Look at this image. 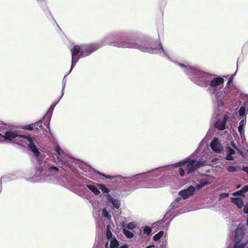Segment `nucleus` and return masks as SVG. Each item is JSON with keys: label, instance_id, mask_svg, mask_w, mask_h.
<instances>
[{"label": "nucleus", "instance_id": "nucleus-2", "mask_svg": "<svg viewBox=\"0 0 248 248\" xmlns=\"http://www.w3.org/2000/svg\"><path fill=\"white\" fill-rule=\"evenodd\" d=\"M111 45L118 47L137 48L142 52H151L152 51H153L152 49L149 47L142 46L139 44L123 40L115 41L111 43Z\"/></svg>", "mask_w": 248, "mask_h": 248}, {"label": "nucleus", "instance_id": "nucleus-25", "mask_svg": "<svg viewBox=\"0 0 248 248\" xmlns=\"http://www.w3.org/2000/svg\"><path fill=\"white\" fill-rule=\"evenodd\" d=\"M143 231L144 233L149 235L152 232V229L149 226H145Z\"/></svg>", "mask_w": 248, "mask_h": 248}, {"label": "nucleus", "instance_id": "nucleus-38", "mask_svg": "<svg viewBox=\"0 0 248 248\" xmlns=\"http://www.w3.org/2000/svg\"><path fill=\"white\" fill-rule=\"evenodd\" d=\"M243 211L245 213L248 214V203H247L244 206Z\"/></svg>", "mask_w": 248, "mask_h": 248}, {"label": "nucleus", "instance_id": "nucleus-16", "mask_svg": "<svg viewBox=\"0 0 248 248\" xmlns=\"http://www.w3.org/2000/svg\"><path fill=\"white\" fill-rule=\"evenodd\" d=\"M245 124L246 123L245 122L244 120H242L239 123V125L238 127V129L241 137L244 135V130L243 129V127L245 125Z\"/></svg>", "mask_w": 248, "mask_h": 248}, {"label": "nucleus", "instance_id": "nucleus-23", "mask_svg": "<svg viewBox=\"0 0 248 248\" xmlns=\"http://www.w3.org/2000/svg\"><path fill=\"white\" fill-rule=\"evenodd\" d=\"M205 165V163L203 161H202L201 160H199L198 161L196 160V165L197 167V169Z\"/></svg>", "mask_w": 248, "mask_h": 248}, {"label": "nucleus", "instance_id": "nucleus-6", "mask_svg": "<svg viewBox=\"0 0 248 248\" xmlns=\"http://www.w3.org/2000/svg\"><path fill=\"white\" fill-rule=\"evenodd\" d=\"M175 167H183L188 174L191 173L198 169L196 165V159H192L189 161H183L174 164Z\"/></svg>", "mask_w": 248, "mask_h": 248}, {"label": "nucleus", "instance_id": "nucleus-8", "mask_svg": "<svg viewBox=\"0 0 248 248\" xmlns=\"http://www.w3.org/2000/svg\"><path fill=\"white\" fill-rule=\"evenodd\" d=\"M81 51V46L78 45H75L71 49L70 51L72 54L71 67V70L75 66L77 62L78 61L79 58L77 56L80 54Z\"/></svg>", "mask_w": 248, "mask_h": 248}, {"label": "nucleus", "instance_id": "nucleus-34", "mask_svg": "<svg viewBox=\"0 0 248 248\" xmlns=\"http://www.w3.org/2000/svg\"><path fill=\"white\" fill-rule=\"evenodd\" d=\"M232 78H230L229 79V80H228V82L227 83V84L226 85V87L227 88H229L230 86H231V85L232 84Z\"/></svg>", "mask_w": 248, "mask_h": 248}, {"label": "nucleus", "instance_id": "nucleus-1", "mask_svg": "<svg viewBox=\"0 0 248 248\" xmlns=\"http://www.w3.org/2000/svg\"><path fill=\"white\" fill-rule=\"evenodd\" d=\"M16 140L18 141V142H16V144H21V143H18L19 141L27 144L28 149L38 159H39L40 153L35 145L32 137L30 136L19 135L16 134Z\"/></svg>", "mask_w": 248, "mask_h": 248}, {"label": "nucleus", "instance_id": "nucleus-14", "mask_svg": "<svg viewBox=\"0 0 248 248\" xmlns=\"http://www.w3.org/2000/svg\"><path fill=\"white\" fill-rule=\"evenodd\" d=\"M55 151L56 152V156L59 161H62L63 158V152L59 145L55 147Z\"/></svg>", "mask_w": 248, "mask_h": 248}, {"label": "nucleus", "instance_id": "nucleus-19", "mask_svg": "<svg viewBox=\"0 0 248 248\" xmlns=\"http://www.w3.org/2000/svg\"><path fill=\"white\" fill-rule=\"evenodd\" d=\"M164 234L163 231H160L157 234H155L153 237V239L155 241L159 240L163 236Z\"/></svg>", "mask_w": 248, "mask_h": 248}, {"label": "nucleus", "instance_id": "nucleus-12", "mask_svg": "<svg viewBox=\"0 0 248 248\" xmlns=\"http://www.w3.org/2000/svg\"><path fill=\"white\" fill-rule=\"evenodd\" d=\"M210 147L214 152L217 153H220L222 150V145L219 142L218 139L217 138H214L212 140Z\"/></svg>", "mask_w": 248, "mask_h": 248}, {"label": "nucleus", "instance_id": "nucleus-31", "mask_svg": "<svg viewBox=\"0 0 248 248\" xmlns=\"http://www.w3.org/2000/svg\"><path fill=\"white\" fill-rule=\"evenodd\" d=\"M229 197V194L227 193H222L219 195V199H222Z\"/></svg>", "mask_w": 248, "mask_h": 248}, {"label": "nucleus", "instance_id": "nucleus-27", "mask_svg": "<svg viewBox=\"0 0 248 248\" xmlns=\"http://www.w3.org/2000/svg\"><path fill=\"white\" fill-rule=\"evenodd\" d=\"M23 128L25 130H31L33 128V124L23 126Z\"/></svg>", "mask_w": 248, "mask_h": 248}, {"label": "nucleus", "instance_id": "nucleus-21", "mask_svg": "<svg viewBox=\"0 0 248 248\" xmlns=\"http://www.w3.org/2000/svg\"><path fill=\"white\" fill-rule=\"evenodd\" d=\"M123 233L126 236V237L128 238H131L134 235L132 232L126 230L125 229H123Z\"/></svg>", "mask_w": 248, "mask_h": 248}, {"label": "nucleus", "instance_id": "nucleus-47", "mask_svg": "<svg viewBox=\"0 0 248 248\" xmlns=\"http://www.w3.org/2000/svg\"><path fill=\"white\" fill-rule=\"evenodd\" d=\"M240 187V185L238 186H237V188H238V187Z\"/></svg>", "mask_w": 248, "mask_h": 248}, {"label": "nucleus", "instance_id": "nucleus-4", "mask_svg": "<svg viewBox=\"0 0 248 248\" xmlns=\"http://www.w3.org/2000/svg\"><path fill=\"white\" fill-rule=\"evenodd\" d=\"M245 233L242 227H237L235 232L233 248H245L248 244V241L243 242Z\"/></svg>", "mask_w": 248, "mask_h": 248}, {"label": "nucleus", "instance_id": "nucleus-42", "mask_svg": "<svg viewBox=\"0 0 248 248\" xmlns=\"http://www.w3.org/2000/svg\"><path fill=\"white\" fill-rule=\"evenodd\" d=\"M236 150L240 155H243V152L241 150L237 148V150Z\"/></svg>", "mask_w": 248, "mask_h": 248}, {"label": "nucleus", "instance_id": "nucleus-18", "mask_svg": "<svg viewBox=\"0 0 248 248\" xmlns=\"http://www.w3.org/2000/svg\"><path fill=\"white\" fill-rule=\"evenodd\" d=\"M119 246V242L115 238L112 241H111L110 244V248H116Z\"/></svg>", "mask_w": 248, "mask_h": 248}, {"label": "nucleus", "instance_id": "nucleus-22", "mask_svg": "<svg viewBox=\"0 0 248 248\" xmlns=\"http://www.w3.org/2000/svg\"><path fill=\"white\" fill-rule=\"evenodd\" d=\"M100 188L104 193H108L110 191L109 189L104 185H101L100 186Z\"/></svg>", "mask_w": 248, "mask_h": 248}, {"label": "nucleus", "instance_id": "nucleus-3", "mask_svg": "<svg viewBox=\"0 0 248 248\" xmlns=\"http://www.w3.org/2000/svg\"><path fill=\"white\" fill-rule=\"evenodd\" d=\"M193 75L195 82L200 86L206 87L210 81L212 75L198 70H194Z\"/></svg>", "mask_w": 248, "mask_h": 248}, {"label": "nucleus", "instance_id": "nucleus-46", "mask_svg": "<svg viewBox=\"0 0 248 248\" xmlns=\"http://www.w3.org/2000/svg\"><path fill=\"white\" fill-rule=\"evenodd\" d=\"M180 65L182 67H185V65H184V64H180Z\"/></svg>", "mask_w": 248, "mask_h": 248}, {"label": "nucleus", "instance_id": "nucleus-30", "mask_svg": "<svg viewBox=\"0 0 248 248\" xmlns=\"http://www.w3.org/2000/svg\"><path fill=\"white\" fill-rule=\"evenodd\" d=\"M227 153L229 155H233L235 154V151L231 148H228Z\"/></svg>", "mask_w": 248, "mask_h": 248}, {"label": "nucleus", "instance_id": "nucleus-26", "mask_svg": "<svg viewBox=\"0 0 248 248\" xmlns=\"http://www.w3.org/2000/svg\"><path fill=\"white\" fill-rule=\"evenodd\" d=\"M48 170L49 172L57 171L58 172L59 170V168L55 166H50L48 168Z\"/></svg>", "mask_w": 248, "mask_h": 248}, {"label": "nucleus", "instance_id": "nucleus-29", "mask_svg": "<svg viewBox=\"0 0 248 248\" xmlns=\"http://www.w3.org/2000/svg\"><path fill=\"white\" fill-rule=\"evenodd\" d=\"M232 195L233 196H238L241 195L243 197H245V194H243L242 192L241 191V189L240 190H238L236 192H234L232 193Z\"/></svg>", "mask_w": 248, "mask_h": 248}, {"label": "nucleus", "instance_id": "nucleus-40", "mask_svg": "<svg viewBox=\"0 0 248 248\" xmlns=\"http://www.w3.org/2000/svg\"><path fill=\"white\" fill-rule=\"evenodd\" d=\"M103 212L104 213V215L105 216V217H108V214L107 210H104L103 211Z\"/></svg>", "mask_w": 248, "mask_h": 248}, {"label": "nucleus", "instance_id": "nucleus-43", "mask_svg": "<svg viewBox=\"0 0 248 248\" xmlns=\"http://www.w3.org/2000/svg\"><path fill=\"white\" fill-rule=\"evenodd\" d=\"M232 145L233 148H234L235 150H237V148L234 143H232Z\"/></svg>", "mask_w": 248, "mask_h": 248}, {"label": "nucleus", "instance_id": "nucleus-33", "mask_svg": "<svg viewBox=\"0 0 248 248\" xmlns=\"http://www.w3.org/2000/svg\"><path fill=\"white\" fill-rule=\"evenodd\" d=\"M127 227L129 229H133L135 228V225L133 222H130L127 224Z\"/></svg>", "mask_w": 248, "mask_h": 248}, {"label": "nucleus", "instance_id": "nucleus-48", "mask_svg": "<svg viewBox=\"0 0 248 248\" xmlns=\"http://www.w3.org/2000/svg\"><path fill=\"white\" fill-rule=\"evenodd\" d=\"M39 123H40V122H38V123H37V124H39Z\"/></svg>", "mask_w": 248, "mask_h": 248}, {"label": "nucleus", "instance_id": "nucleus-41", "mask_svg": "<svg viewBox=\"0 0 248 248\" xmlns=\"http://www.w3.org/2000/svg\"><path fill=\"white\" fill-rule=\"evenodd\" d=\"M116 248H128V246L126 244L123 245L122 246L119 247H118Z\"/></svg>", "mask_w": 248, "mask_h": 248}, {"label": "nucleus", "instance_id": "nucleus-37", "mask_svg": "<svg viewBox=\"0 0 248 248\" xmlns=\"http://www.w3.org/2000/svg\"><path fill=\"white\" fill-rule=\"evenodd\" d=\"M232 155H229L228 154L226 156L225 159L227 160H233V157L232 156Z\"/></svg>", "mask_w": 248, "mask_h": 248}, {"label": "nucleus", "instance_id": "nucleus-44", "mask_svg": "<svg viewBox=\"0 0 248 248\" xmlns=\"http://www.w3.org/2000/svg\"><path fill=\"white\" fill-rule=\"evenodd\" d=\"M53 108H54V107H53V106H51V107H50L48 111H50V110L52 111V110H53Z\"/></svg>", "mask_w": 248, "mask_h": 248}, {"label": "nucleus", "instance_id": "nucleus-39", "mask_svg": "<svg viewBox=\"0 0 248 248\" xmlns=\"http://www.w3.org/2000/svg\"><path fill=\"white\" fill-rule=\"evenodd\" d=\"M242 170L248 174V167H243Z\"/></svg>", "mask_w": 248, "mask_h": 248}, {"label": "nucleus", "instance_id": "nucleus-7", "mask_svg": "<svg viewBox=\"0 0 248 248\" xmlns=\"http://www.w3.org/2000/svg\"><path fill=\"white\" fill-rule=\"evenodd\" d=\"M101 45L98 44H93L83 45L81 46L80 57H84L89 55L94 51L99 48Z\"/></svg>", "mask_w": 248, "mask_h": 248}, {"label": "nucleus", "instance_id": "nucleus-36", "mask_svg": "<svg viewBox=\"0 0 248 248\" xmlns=\"http://www.w3.org/2000/svg\"><path fill=\"white\" fill-rule=\"evenodd\" d=\"M100 175L108 178V179H112L113 177L111 176V175H106V174H103V173H99Z\"/></svg>", "mask_w": 248, "mask_h": 248}, {"label": "nucleus", "instance_id": "nucleus-13", "mask_svg": "<svg viewBox=\"0 0 248 248\" xmlns=\"http://www.w3.org/2000/svg\"><path fill=\"white\" fill-rule=\"evenodd\" d=\"M108 201L110 202L112 205L116 208H119L120 206V201L117 199H113L110 194L107 196Z\"/></svg>", "mask_w": 248, "mask_h": 248}, {"label": "nucleus", "instance_id": "nucleus-9", "mask_svg": "<svg viewBox=\"0 0 248 248\" xmlns=\"http://www.w3.org/2000/svg\"><path fill=\"white\" fill-rule=\"evenodd\" d=\"M16 139V134L11 131H7L4 135L0 133V142L8 141L11 142H14Z\"/></svg>", "mask_w": 248, "mask_h": 248}, {"label": "nucleus", "instance_id": "nucleus-20", "mask_svg": "<svg viewBox=\"0 0 248 248\" xmlns=\"http://www.w3.org/2000/svg\"><path fill=\"white\" fill-rule=\"evenodd\" d=\"M237 168H238L239 169V170H241V168L239 166H236V167H233V166H228L227 167V171H229V172H235V171H237Z\"/></svg>", "mask_w": 248, "mask_h": 248}, {"label": "nucleus", "instance_id": "nucleus-5", "mask_svg": "<svg viewBox=\"0 0 248 248\" xmlns=\"http://www.w3.org/2000/svg\"><path fill=\"white\" fill-rule=\"evenodd\" d=\"M224 82V78L221 77H216L211 78L208 90L212 94L217 95L218 91L221 88V85Z\"/></svg>", "mask_w": 248, "mask_h": 248}, {"label": "nucleus", "instance_id": "nucleus-10", "mask_svg": "<svg viewBox=\"0 0 248 248\" xmlns=\"http://www.w3.org/2000/svg\"><path fill=\"white\" fill-rule=\"evenodd\" d=\"M229 119V117L228 115H224L222 120H219L216 122L214 125L215 127L219 130H223L225 129L226 123Z\"/></svg>", "mask_w": 248, "mask_h": 248}, {"label": "nucleus", "instance_id": "nucleus-11", "mask_svg": "<svg viewBox=\"0 0 248 248\" xmlns=\"http://www.w3.org/2000/svg\"><path fill=\"white\" fill-rule=\"evenodd\" d=\"M195 188L193 186H189L187 189L181 190L179 192L180 196L183 197L184 199H186L189 196L194 194Z\"/></svg>", "mask_w": 248, "mask_h": 248}, {"label": "nucleus", "instance_id": "nucleus-32", "mask_svg": "<svg viewBox=\"0 0 248 248\" xmlns=\"http://www.w3.org/2000/svg\"><path fill=\"white\" fill-rule=\"evenodd\" d=\"M241 191L244 194H245V193H246L247 192H248V185L243 186L241 189Z\"/></svg>", "mask_w": 248, "mask_h": 248}, {"label": "nucleus", "instance_id": "nucleus-45", "mask_svg": "<svg viewBox=\"0 0 248 248\" xmlns=\"http://www.w3.org/2000/svg\"><path fill=\"white\" fill-rule=\"evenodd\" d=\"M35 131L36 132H39L40 131V130L38 128H35Z\"/></svg>", "mask_w": 248, "mask_h": 248}, {"label": "nucleus", "instance_id": "nucleus-28", "mask_svg": "<svg viewBox=\"0 0 248 248\" xmlns=\"http://www.w3.org/2000/svg\"><path fill=\"white\" fill-rule=\"evenodd\" d=\"M245 108L244 107H241L239 110L240 116H243L245 113Z\"/></svg>", "mask_w": 248, "mask_h": 248}, {"label": "nucleus", "instance_id": "nucleus-17", "mask_svg": "<svg viewBox=\"0 0 248 248\" xmlns=\"http://www.w3.org/2000/svg\"><path fill=\"white\" fill-rule=\"evenodd\" d=\"M87 187L91 190L95 195H98L100 193V191L97 187L94 185H87Z\"/></svg>", "mask_w": 248, "mask_h": 248}, {"label": "nucleus", "instance_id": "nucleus-24", "mask_svg": "<svg viewBox=\"0 0 248 248\" xmlns=\"http://www.w3.org/2000/svg\"><path fill=\"white\" fill-rule=\"evenodd\" d=\"M112 233L110 230L109 226H107V230L106 231V236L108 239H110L112 237Z\"/></svg>", "mask_w": 248, "mask_h": 248}, {"label": "nucleus", "instance_id": "nucleus-15", "mask_svg": "<svg viewBox=\"0 0 248 248\" xmlns=\"http://www.w3.org/2000/svg\"><path fill=\"white\" fill-rule=\"evenodd\" d=\"M231 201L235 205H236L238 208H241L244 204V202L242 199L240 198H231Z\"/></svg>", "mask_w": 248, "mask_h": 248}, {"label": "nucleus", "instance_id": "nucleus-35", "mask_svg": "<svg viewBox=\"0 0 248 248\" xmlns=\"http://www.w3.org/2000/svg\"><path fill=\"white\" fill-rule=\"evenodd\" d=\"M179 174L181 176H184L185 174V172L184 169L182 168H180L179 169Z\"/></svg>", "mask_w": 248, "mask_h": 248}]
</instances>
